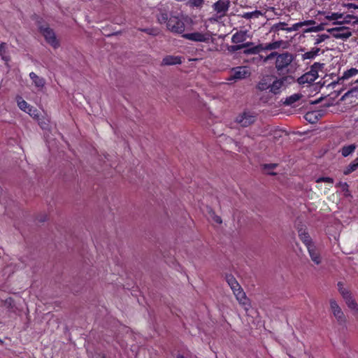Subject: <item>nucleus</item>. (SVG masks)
Returning a JSON list of instances; mask_svg holds the SVG:
<instances>
[{
  "mask_svg": "<svg viewBox=\"0 0 358 358\" xmlns=\"http://www.w3.org/2000/svg\"><path fill=\"white\" fill-rule=\"evenodd\" d=\"M324 66V64L319 62H315L311 66L309 71L302 75L297 79V82L299 85H303L305 84H311L318 77V71L321 70Z\"/></svg>",
  "mask_w": 358,
  "mask_h": 358,
  "instance_id": "obj_1",
  "label": "nucleus"
},
{
  "mask_svg": "<svg viewBox=\"0 0 358 358\" xmlns=\"http://www.w3.org/2000/svg\"><path fill=\"white\" fill-rule=\"evenodd\" d=\"M313 20H306L303 22H299L294 24L292 27H288L287 23L285 22H280L272 25L271 27V32L278 33L280 30L286 31L287 32H292L298 31L300 28L306 25H310L314 24Z\"/></svg>",
  "mask_w": 358,
  "mask_h": 358,
  "instance_id": "obj_2",
  "label": "nucleus"
},
{
  "mask_svg": "<svg viewBox=\"0 0 358 358\" xmlns=\"http://www.w3.org/2000/svg\"><path fill=\"white\" fill-rule=\"evenodd\" d=\"M284 43L282 41H275L269 43L259 44L243 51L244 54H257L261 51L275 50L279 49Z\"/></svg>",
  "mask_w": 358,
  "mask_h": 358,
  "instance_id": "obj_3",
  "label": "nucleus"
},
{
  "mask_svg": "<svg viewBox=\"0 0 358 358\" xmlns=\"http://www.w3.org/2000/svg\"><path fill=\"white\" fill-rule=\"evenodd\" d=\"M329 306L330 311L337 322L341 325H345L347 322V318L338 301L335 299H330Z\"/></svg>",
  "mask_w": 358,
  "mask_h": 358,
  "instance_id": "obj_4",
  "label": "nucleus"
},
{
  "mask_svg": "<svg viewBox=\"0 0 358 358\" xmlns=\"http://www.w3.org/2000/svg\"><path fill=\"white\" fill-rule=\"evenodd\" d=\"M257 120V115L254 112L249 110H244L243 112L238 114L235 122L241 127H247L254 124Z\"/></svg>",
  "mask_w": 358,
  "mask_h": 358,
  "instance_id": "obj_5",
  "label": "nucleus"
},
{
  "mask_svg": "<svg viewBox=\"0 0 358 358\" xmlns=\"http://www.w3.org/2000/svg\"><path fill=\"white\" fill-rule=\"evenodd\" d=\"M294 59V55L288 52L278 53L275 63V69L278 71H282L291 64Z\"/></svg>",
  "mask_w": 358,
  "mask_h": 358,
  "instance_id": "obj_6",
  "label": "nucleus"
},
{
  "mask_svg": "<svg viewBox=\"0 0 358 358\" xmlns=\"http://www.w3.org/2000/svg\"><path fill=\"white\" fill-rule=\"evenodd\" d=\"M39 29L42 35L44 36L46 42L55 49L59 48V41L57 38L54 31L48 26H41Z\"/></svg>",
  "mask_w": 358,
  "mask_h": 358,
  "instance_id": "obj_7",
  "label": "nucleus"
},
{
  "mask_svg": "<svg viewBox=\"0 0 358 358\" xmlns=\"http://www.w3.org/2000/svg\"><path fill=\"white\" fill-rule=\"evenodd\" d=\"M327 31L329 32L334 38L343 41L347 40L352 36L350 29L343 26L328 29Z\"/></svg>",
  "mask_w": 358,
  "mask_h": 358,
  "instance_id": "obj_8",
  "label": "nucleus"
},
{
  "mask_svg": "<svg viewBox=\"0 0 358 358\" xmlns=\"http://www.w3.org/2000/svg\"><path fill=\"white\" fill-rule=\"evenodd\" d=\"M251 73L247 66H237L233 68L227 79L229 81H236L245 79L250 76Z\"/></svg>",
  "mask_w": 358,
  "mask_h": 358,
  "instance_id": "obj_9",
  "label": "nucleus"
},
{
  "mask_svg": "<svg viewBox=\"0 0 358 358\" xmlns=\"http://www.w3.org/2000/svg\"><path fill=\"white\" fill-rule=\"evenodd\" d=\"M166 27L169 31L176 34H182L185 31L184 22L176 16L169 17Z\"/></svg>",
  "mask_w": 358,
  "mask_h": 358,
  "instance_id": "obj_10",
  "label": "nucleus"
},
{
  "mask_svg": "<svg viewBox=\"0 0 358 358\" xmlns=\"http://www.w3.org/2000/svg\"><path fill=\"white\" fill-rule=\"evenodd\" d=\"M182 37L189 41L203 43H208L211 39V35L208 32L203 33L196 31L185 34L182 35Z\"/></svg>",
  "mask_w": 358,
  "mask_h": 358,
  "instance_id": "obj_11",
  "label": "nucleus"
},
{
  "mask_svg": "<svg viewBox=\"0 0 358 358\" xmlns=\"http://www.w3.org/2000/svg\"><path fill=\"white\" fill-rule=\"evenodd\" d=\"M233 294H234L239 304L241 305L246 310H248L250 307V300L247 297L243 288L240 287L239 289L234 290Z\"/></svg>",
  "mask_w": 358,
  "mask_h": 358,
  "instance_id": "obj_12",
  "label": "nucleus"
},
{
  "mask_svg": "<svg viewBox=\"0 0 358 358\" xmlns=\"http://www.w3.org/2000/svg\"><path fill=\"white\" fill-rule=\"evenodd\" d=\"M306 248L312 262L316 265H320L322 263V258L316 245L314 244Z\"/></svg>",
  "mask_w": 358,
  "mask_h": 358,
  "instance_id": "obj_13",
  "label": "nucleus"
},
{
  "mask_svg": "<svg viewBox=\"0 0 358 358\" xmlns=\"http://www.w3.org/2000/svg\"><path fill=\"white\" fill-rule=\"evenodd\" d=\"M229 4L230 2L228 0H219L213 5V7L217 13L224 15L228 10Z\"/></svg>",
  "mask_w": 358,
  "mask_h": 358,
  "instance_id": "obj_14",
  "label": "nucleus"
},
{
  "mask_svg": "<svg viewBox=\"0 0 358 358\" xmlns=\"http://www.w3.org/2000/svg\"><path fill=\"white\" fill-rule=\"evenodd\" d=\"M272 82L271 76H264L257 85V89L261 92L269 90L271 87V83Z\"/></svg>",
  "mask_w": 358,
  "mask_h": 358,
  "instance_id": "obj_15",
  "label": "nucleus"
},
{
  "mask_svg": "<svg viewBox=\"0 0 358 358\" xmlns=\"http://www.w3.org/2000/svg\"><path fill=\"white\" fill-rule=\"evenodd\" d=\"M298 233L300 240L303 243L306 248L315 244L306 229L301 228L299 229Z\"/></svg>",
  "mask_w": 358,
  "mask_h": 358,
  "instance_id": "obj_16",
  "label": "nucleus"
},
{
  "mask_svg": "<svg viewBox=\"0 0 358 358\" xmlns=\"http://www.w3.org/2000/svg\"><path fill=\"white\" fill-rule=\"evenodd\" d=\"M29 78L32 80L34 86L38 90H41L44 87L45 85V80L43 78L38 76L34 72H31L29 73Z\"/></svg>",
  "mask_w": 358,
  "mask_h": 358,
  "instance_id": "obj_17",
  "label": "nucleus"
},
{
  "mask_svg": "<svg viewBox=\"0 0 358 358\" xmlns=\"http://www.w3.org/2000/svg\"><path fill=\"white\" fill-rule=\"evenodd\" d=\"M182 63L181 57L179 56L167 55L164 57L162 62V65L170 66L180 64Z\"/></svg>",
  "mask_w": 358,
  "mask_h": 358,
  "instance_id": "obj_18",
  "label": "nucleus"
},
{
  "mask_svg": "<svg viewBox=\"0 0 358 358\" xmlns=\"http://www.w3.org/2000/svg\"><path fill=\"white\" fill-rule=\"evenodd\" d=\"M247 39V32L240 31L236 32L231 37V42L236 44L243 43Z\"/></svg>",
  "mask_w": 358,
  "mask_h": 358,
  "instance_id": "obj_19",
  "label": "nucleus"
},
{
  "mask_svg": "<svg viewBox=\"0 0 358 358\" xmlns=\"http://www.w3.org/2000/svg\"><path fill=\"white\" fill-rule=\"evenodd\" d=\"M225 280L232 292L241 287L236 279L231 274H227L225 275Z\"/></svg>",
  "mask_w": 358,
  "mask_h": 358,
  "instance_id": "obj_20",
  "label": "nucleus"
},
{
  "mask_svg": "<svg viewBox=\"0 0 358 358\" xmlns=\"http://www.w3.org/2000/svg\"><path fill=\"white\" fill-rule=\"evenodd\" d=\"M343 17V14L339 13H329L325 15V18L330 21H334V24H341V20Z\"/></svg>",
  "mask_w": 358,
  "mask_h": 358,
  "instance_id": "obj_21",
  "label": "nucleus"
},
{
  "mask_svg": "<svg viewBox=\"0 0 358 358\" xmlns=\"http://www.w3.org/2000/svg\"><path fill=\"white\" fill-rule=\"evenodd\" d=\"M283 85V81L282 80L276 79L275 80H272L271 83V87L269 89V92L271 93L276 94L280 92V90Z\"/></svg>",
  "mask_w": 358,
  "mask_h": 358,
  "instance_id": "obj_22",
  "label": "nucleus"
},
{
  "mask_svg": "<svg viewBox=\"0 0 358 358\" xmlns=\"http://www.w3.org/2000/svg\"><path fill=\"white\" fill-rule=\"evenodd\" d=\"M347 306L353 311L355 314L358 315V303L353 298L352 295L344 300Z\"/></svg>",
  "mask_w": 358,
  "mask_h": 358,
  "instance_id": "obj_23",
  "label": "nucleus"
},
{
  "mask_svg": "<svg viewBox=\"0 0 358 358\" xmlns=\"http://www.w3.org/2000/svg\"><path fill=\"white\" fill-rule=\"evenodd\" d=\"M186 5L192 8L201 10L204 4L205 0H185Z\"/></svg>",
  "mask_w": 358,
  "mask_h": 358,
  "instance_id": "obj_24",
  "label": "nucleus"
},
{
  "mask_svg": "<svg viewBox=\"0 0 358 358\" xmlns=\"http://www.w3.org/2000/svg\"><path fill=\"white\" fill-rule=\"evenodd\" d=\"M337 287L338 292L341 294L344 300L352 295L350 291L348 289L344 287V283L343 282H338Z\"/></svg>",
  "mask_w": 358,
  "mask_h": 358,
  "instance_id": "obj_25",
  "label": "nucleus"
},
{
  "mask_svg": "<svg viewBox=\"0 0 358 358\" xmlns=\"http://www.w3.org/2000/svg\"><path fill=\"white\" fill-rule=\"evenodd\" d=\"M320 49L319 48H313L310 51L305 52L302 55L301 58L303 60L313 59L318 55Z\"/></svg>",
  "mask_w": 358,
  "mask_h": 358,
  "instance_id": "obj_26",
  "label": "nucleus"
},
{
  "mask_svg": "<svg viewBox=\"0 0 358 358\" xmlns=\"http://www.w3.org/2000/svg\"><path fill=\"white\" fill-rule=\"evenodd\" d=\"M355 149H356V145L355 144H351V145L343 146L341 150V152L343 157H346L349 156L350 155H351L352 152H354Z\"/></svg>",
  "mask_w": 358,
  "mask_h": 358,
  "instance_id": "obj_27",
  "label": "nucleus"
},
{
  "mask_svg": "<svg viewBox=\"0 0 358 358\" xmlns=\"http://www.w3.org/2000/svg\"><path fill=\"white\" fill-rule=\"evenodd\" d=\"M0 57L6 62L10 61V57L7 52L6 44L5 43H1L0 44Z\"/></svg>",
  "mask_w": 358,
  "mask_h": 358,
  "instance_id": "obj_28",
  "label": "nucleus"
},
{
  "mask_svg": "<svg viewBox=\"0 0 358 358\" xmlns=\"http://www.w3.org/2000/svg\"><path fill=\"white\" fill-rule=\"evenodd\" d=\"M358 74V70L355 68H351L349 70L345 71L342 77L339 78V80H348L350 78L355 76Z\"/></svg>",
  "mask_w": 358,
  "mask_h": 358,
  "instance_id": "obj_29",
  "label": "nucleus"
},
{
  "mask_svg": "<svg viewBox=\"0 0 358 358\" xmlns=\"http://www.w3.org/2000/svg\"><path fill=\"white\" fill-rule=\"evenodd\" d=\"M358 168V158H357L354 162L350 163L347 167L343 170L344 175H349L352 172L355 171Z\"/></svg>",
  "mask_w": 358,
  "mask_h": 358,
  "instance_id": "obj_30",
  "label": "nucleus"
},
{
  "mask_svg": "<svg viewBox=\"0 0 358 358\" xmlns=\"http://www.w3.org/2000/svg\"><path fill=\"white\" fill-rule=\"evenodd\" d=\"M302 95L300 94H294L286 98L284 103L287 106H290L296 102L301 98Z\"/></svg>",
  "mask_w": 358,
  "mask_h": 358,
  "instance_id": "obj_31",
  "label": "nucleus"
},
{
  "mask_svg": "<svg viewBox=\"0 0 358 358\" xmlns=\"http://www.w3.org/2000/svg\"><path fill=\"white\" fill-rule=\"evenodd\" d=\"M17 102L18 107L24 112H27L31 107V106L21 97L17 98Z\"/></svg>",
  "mask_w": 358,
  "mask_h": 358,
  "instance_id": "obj_32",
  "label": "nucleus"
},
{
  "mask_svg": "<svg viewBox=\"0 0 358 358\" xmlns=\"http://www.w3.org/2000/svg\"><path fill=\"white\" fill-rule=\"evenodd\" d=\"M37 121H38L39 126L41 127V128L42 129H48L49 120L48 118H46L45 117H39L38 119H37Z\"/></svg>",
  "mask_w": 358,
  "mask_h": 358,
  "instance_id": "obj_33",
  "label": "nucleus"
},
{
  "mask_svg": "<svg viewBox=\"0 0 358 358\" xmlns=\"http://www.w3.org/2000/svg\"><path fill=\"white\" fill-rule=\"evenodd\" d=\"M170 17H169L166 13L160 12V13L157 15L158 22L161 24L166 23L167 24V22Z\"/></svg>",
  "mask_w": 358,
  "mask_h": 358,
  "instance_id": "obj_34",
  "label": "nucleus"
},
{
  "mask_svg": "<svg viewBox=\"0 0 358 358\" xmlns=\"http://www.w3.org/2000/svg\"><path fill=\"white\" fill-rule=\"evenodd\" d=\"M26 113H27L31 117H34L36 120L38 119V117H40L38 110L33 106H31L30 108Z\"/></svg>",
  "mask_w": 358,
  "mask_h": 358,
  "instance_id": "obj_35",
  "label": "nucleus"
},
{
  "mask_svg": "<svg viewBox=\"0 0 358 358\" xmlns=\"http://www.w3.org/2000/svg\"><path fill=\"white\" fill-rule=\"evenodd\" d=\"M305 118L306 120H308L309 122H315L317 120L316 113L315 112L307 113L305 115Z\"/></svg>",
  "mask_w": 358,
  "mask_h": 358,
  "instance_id": "obj_36",
  "label": "nucleus"
},
{
  "mask_svg": "<svg viewBox=\"0 0 358 358\" xmlns=\"http://www.w3.org/2000/svg\"><path fill=\"white\" fill-rule=\"evenodd\" d=\"M278 55V53L277 52H271L268 55L263 57L262 56H260L261 58L263 59V62L264 63H266L268 62L269 60L273 59V58H277V55Z\"/></svg>",
  "mask_w": 358,
  "mask_h": 358,
  "instance_id": "obj_37",
  "label": "nucleus"
},
{
  "mask_svg": "<svg viewBox=\"0 0 358 358\" xmlns=\"http://www.w3.org/2000/svg\"><path fill=\"white\" fill-rule=\"evenodd\" d=\"M329 38V36L327 34H321L318 35L315 38V41L314 43L315 45H319L320 43L324 41L326 39Z\"/></svg>",
  "mask_w": 358,
  "mask_h": 358,
  "instance_id": "obj_38",
  "label": "nucleus"
},
{
  "mask_svg": "<svg viewBox=\"0 0 358 358\" xmlns=\"http://www.w3.org/2000/svg\"><path fill=\"white\" fill-rule=\"evenodd\" d=\"M324 182L332 184L334 182V179L330 177H321V178H318L316 180V182Z\"/></svg>",
  "mask_w": 358,
  "mask_h": 358,
  "instance_id": "obj_39",
  "label": "nucleus"
},
{
  "mask_svg": "<svg viewBox=\"0 0 358 358\" xmlns=\"http://www.w3.org/2000/svg\"><path fill=\"white\" fill-rule=\"evenodd\" d=\"M355 18L354 16L351 15H347L346 16H343V19L341 20V24L343 23H349L350 20Z\"/></svg>",
  "mask_w": 358,
  "mask_h": 358,
  "instance_id": "obj_40",
  "label": "nucleus"
},
{
  "mask_svg": "<svg viewBox=\"0 0 358 358\" xmlns=\"http://www.w3.org/2000/svg\"><path fill=\"white\" fill-rule=\"evenodd\" d=\"M243 49L242 48V45L241 44H236V45H231L230 48H229V50L231 51V52H236V51H238V50H240Z\"/></svg>",
  "mask_w": 358,
  "mask_h": 358,
  "instance_id": "obj_41",
  "label": "nucleus"
},
{
  "mask_svg": "<svg viewBox=\"0 0 358 358\" xmlns=\"http://www.w3.org/2000/svg\"><path fill=\"white\" fill-rule=\"evenodd\" d=\"M256 12H248V13H245L243 15V17L245 18V19H250L252 18L253 16L256 15Z\"/></svg>",
  "mask_w": 358,
  "mask_h": 358,
  "instance_id": "obj_42",
  "label": "nucleus"
},
{
  "mask_svg": "<svg viewBox=\"0 0 358 358\" xmlns=\"http://www.w3.org/2000/svg\"><path fill=\"white\" fill-rule=\"evenodd\" d=\"M343 6L348 9H350V8L358 9V6L355 3H345Z\"/></svg>",
  "mask_w": 358,
  "mask_h": 358,
  "instance_id": "obj_43",
  "label": "nucleus"
},
{
  "mask_svg": "<svg viewBox=\"0 0 358 358\" xmlns=\"http://www.w3.org/2000/svg\"><path fill=\"white\" fill-rule=\"evenodd\" d=\"M264 166V169L267 170V169H274V168H275L277 166V164H265Z\"/></svg>",
  "mask_w": 358,
  "mask_h": 358,
  "instance_id": "obj_44",
  "label": "nucleus"
},
{
  "mask_svg": "<svg viewBox=\"0 0 358 358\" xmlns=\"http://www.w3.org/2000/svg\"><path fill=\"white\" fill-rule=\"evenodd\" d=\"M241 45H242V48H249V47L252 46L253 45V43L247 42V43H242Z\"/></svg>",
  "mask_w": 358,
  "mask_h": 358,
  "instance_id": "obj_45",
  "label": "nucleus"
},
{
  "mask_svg": "<svg viewBox=\"0 0 358 358\" xmlns=\"http://www.w3.org/2000/svg\"><path fill=\"white\" fill-rule=\"evenodd\" d=\"M143 31H145V32H146V33H148V34H152V35H154V34H155L153 33L152 30L149 29H143Z\"/></svg>",
  "mask_w": 358,
  "mask_h": 358,
  "instance_id": "obj_46",
  "label": "nucleus"
},
{
  "mask_svg": "<svg viewBox=\"0 0 358 358\" xmlns=\"http://www.w3.org/2000/svg\"><path fill=\"white\" fill-rule=\"evenodd\" d=\"M215 221L220 224L222 223V219L219 216L215 217Z\"/></svg>",
  "mask_w": 358,
  "mask_h": 358,
  "instance_id": "obj_47",
  "label": "nucleus"
},
{
  "mask_svg": "<svg viewBox=\"0 0 358 358\" xmlns=\"http://www.w3.org/2000/svg\"><path fill=\"white\" fill-rule=\"evenodd\" d=\"M340 185H343V186H346V187H348V185H347V183H346V182H345V183H343V184L340 183Z\"/></svg>",
  "mask_w": 358,
  "mask_h": 358,
  "instance_id": "obj_48",
  "label": "nucleus"
},
{
  "mask_svg": "<svg viewBox=\"0 0 358 358\" xmlns=\"http://www.w3.org/2000/svg\"><path fill=\"white\" fill-rule=\"evenodd\" d=\"M268 173L271 174V175H274L275 174L274 173L269 172V171H268Z\"/></svg>",
  "mask_w": 358,
  "mask_h": 358,
  "instance_id": "obj_49",
  "label": "nucleus"
},
{
  "mask_svg": "<svg viewBox=\"0 0 358 358\" xmlns=\"http://www.w3.org/2000/svg\"><path fill=\"white\" fill-rule=\"evenodd\" d=\"M312 30H313V29H309L307 30V31H310Z\"/></svg>",
  "mask_w": 358,
  "mask_h": 358,
  "instance_id": "obj_50",
  "label": "nucleus"
},
{
  "mask_svg": "<svg viewBox=\"0 0 358 358\" xmlns=\"http://www.w3.org/2000/svg\"><path fill=\"white\" fill-rule=\"evenodd\" d=\"M357 82H358V80H357Z\"/></svg>",
  "mask_w": 358,
  "mask_h": 358,
  "instance_id": "obj_51",
  "label": "nucleus"
}]
</instances>
